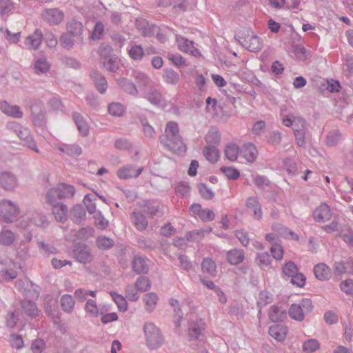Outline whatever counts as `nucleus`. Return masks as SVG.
<instances>
[{"instance_id":"nucleus-41","label":"nucleus","mask_w":353,"mask_h":353,"mask_svg":"<svg viewBox=\"0 0 353 353\" xmlns=\"http://www.w3.org/2000/svg\"><path fill=\"white\" fill-rule=\"evenodd\" d=\"M201 269L204 273H208L212 276L216 275V265L214 261L210 259H204L201 263Z\"/></svg>"},{"instance_id":"nucleus-63","label":"nucleus","mask_w":353,"mask_h":353,"mask_svg":"<svg viewBox=\"0 0 353 353\" xmlns=\"http://www.w3.org/2000/svg\"><path fill=\"white\" fill-rule=\"evenodd\" d=\"M221 171L228 179L236 180L240 176L239 171L232 167H222Z\"/></svg>"},{"instance_id":"nucleus-36","label":"nucleus","mask_w":353,"mask_h":353,"mask_svg":"<svg viewBox=\"0 0 353 353\" xmlns=\"http://www.w3.org/2000/svg\"><path fill=\"white\" fill-rule=\"evenodd\" d=\"M14 10V4L10 0H0V17L6 20Z\"/></svg>"},{"instance_id":"nucleus-42","label":"nucleus","mask_w":353,"mask_h":353,"mask_svg":"<svg viewBox=\"0 0 353 353\" xmlns=\"http://www.w3.org/2000/svg\"><path fill=\"white\" fill-rule=\"evenodd\" d=\"M96 245L101 250H107L112 248L114 242L113 239L105 236H99L96 239Z\"/></svg>"},{"instance_id":"nucleus-47","label":"nucleus","mask_w":353,"mask_h":353,"mask_svg":"<svg viewBox=\"0 0 353 353\" xmlns=\"http://www.w3.org/2000/svg\"><path fill=\"white\" fill-rule=\"evenodd\" d=\"M59 150L69 156H79L82 153L81 148L77 144L63 145Z\"/></svg>"},{"instance_id":"nucleus-39","label":"nucleus","mask_w":353,"mask_h":353,"mask_svg":"<svg viewBox=\"0 0 353 353\" xmlns=\"http://www.w3.org/2000/svg\"><path fill=\"white\" fill-rule=\"evenodd\" d=\"M240 154V149L235 143H229L225 148V156L231 161H235Z\"/></svg>"},{"instance_id":"nucleus-37","label":"nucleus","mask_w":353,"mask_h":353,"mask_svg":"<svg viewBox=\"0 0 353 353\" xmlns=\"http://www.w3.org/2000/svg\"><path fill=\"white\" fill-rule=\"evenodd\" d=\"M341 138V134L339 130H332L330 131L325 139V145L328 147L336 146Z\"/></svg>"},{"instance_id":"nucleus-19","label":"nucleus","mask_w":353,"mask_h":353,"mask_svg":"<svg viewBox=\"0 0 353 353\" xmlns=\"http://www.w3.org/2000/svg\"><path fill=\"white\" fill-rule=\"evenodd\" d=\"M49 204L52 206V214L57 221L63 223L68 219V208L66 205L58 201Z\"/></svg>"},{"instance_id":"nucleus-1","label":"nucleus","mask_w":353,"mask_h":353,"mask_svg":"<svg viewBox=\"0 0 353 353\" xmlns=\"http://www.w3.org/2000/svg\"><path fill=\"white\" fill-rule=\"evenodd\" d=\"M160 142L168 150L178 154L185 153L187 150L186 145L179 134V125L174 121L167 123L165 135L160 137Z\"/></svg>"},{"instance_id":"nucleus-53","label":"nucleus","mask_w":353,"mask_h":353,"mask_svg":"<svg viewBox=\"0 0 353 353\" xmlns=\"http://www.w3.org/2000/svg\"><path fill=\"white\" fill-rule=\"evenodd\" d=\"M110 295L117 304L119 310L125 312L128 308V303L125 299L123 296L114 292H110Z\"/></svg>"},{"instance_id":"nucleus-26","label":"nucleus","mask_w":353,"mask_h":353,"mask_svg":"<svg viewBox=\"0 0 353 353\" xmlns=\"http://www.w3.org/2000/svg\"><path fill=\"white\" fill-rule=\"evenodd\" d=\"M288 332L286 326L280 324H275L269 327L270 335L278 341H283Z\"/></svg>"},{"instance_id":"nucleus-14","label":"nucleus","mask_w":353,"mask_h":353,"mask_svg":"<svg viewBox=\"0 0 353 353\" xmlns=\"http://www.w3.org/2000/svg\"><path fill=\"white\" fill-rule=\"evenodd\" d=\"M17 179L10 172L0 173V186L6 191H12L17 187Z\"/></svg>"},{"instance_id":"nucleus-48","label":"nucleus","mask_w":353,"mask_h":353,"mask_svg":"<svg viewBox=\"0 0 353 353\" xmlns=\"http://www.w3.org/2000/svg\"><path fill=\"white\" fill-rule=\"evenodd\" d=\"M32 221L36 225L43 228H47L49 225V221H48L46 215L39 212H35L33 213Z\"/></svg>"},{"instance_id":"nucleus-54","label":"nucleus","mask_w":353,"mask_h":353,"mask_svg":"<svg viewBox=\"0 0 353 353\" xmlns=\"http://www.w3.org/2000/svg\"><path fill=\"white\" fill-rule=\"evenodd\" d=\"M128 54L133 60H141L144 54L142 47L139 45H134L128 50Z\"/></svg>"},{"instance_id":"nucleus-10","label":"nucleus","mask_w":353,"mask_h":353,"mask_svg":"<svg viewBox=\"0 0 353 353\" xmlns=\"http://www.w3.org/2000/svg\"><path fill=\"white\" fill-rule=\"evenodd\" d=\"M143 171V167H137L133 164H127L120 168L117 172L119 179L126 180L129 179H137Z\"/></svg>"},{"instance_id":"nucleus-12","label":"nucleus","mask_w":353,"mask_h":353,"mask_svg":"<svg viewBox=\"0 0 353 353\" xmlns=\"http://www.w3.org/2000/svg\"><path fill=\"white\" fill-rule=\"evenodd\" d=\"M72 253L74 259L81 263L87 264L90 263L92 260L90 249L86 245H77Z\"/></svg>"},{"instance_id":"nucleus-3","label":"nucleus","mask_w":353,"mask_h":353,"mask_svg":"<svg viewBox=\"0 0 353 353\" xmlns=\"http://www.w3.org/2000/svg\"><path fill=\"white\" fill-rule=\"evenodd\" d=\"M7 128L17 135L23 145H26L37 153L39 152L33 136L28 128L21 125L16 121H12L7 124Z\"/></svg>"},{"instance_id":"nucleus-32","label":"nucleus","mask_w":353,"mask_h":353,"mask_svg":"<svg viewBox=\"0 0 353 353\" xmlns=\"http://www.w3.org/2000/svg\"><path fill=\"white\" fill-rule=\"evenodd\" d=\"M132 221L135 228L139 231L145 230L148 225L146 217L141 212L134 211L132 213Z\"/></svg>"},{"instance_id":"nucleus-16","label":"nucleus","mask_w":353,"mask_h":353,"mask_svg":"<svg viewBox=\"0 0 353 353\" xmlns=\"http://www.w3.org/2000/svg\"><path fill=\"white\" fill-rule=\"evenodd\" d=\"M83 31V26L80 21L72 20L68 21L66 24V32L73 36V37H75L81 43H82L83 41L81 37Z\"/></svg>"},{"instance_id":"nucleus-40","label":"nucleus","mask_w":353,"mask_h":353,"mask_svg":"<svg viewBox=\"0 0 353 353\" xmlns=\"http://www.w3.org/2000/svg\"><path fill=\"white\" fill-rule=\"evenodd\" d=\"M163 78L167 83L172 85H176L179 81V74L171 68L164 69Z\"/></svg>"},{"instance_id":"nucleus-11","label":"nucleus","mask_w":353,"mask_h":353,"mask_svg":"<svg viewBox=\"0 0 353 353\" xmlns=\"http://www.w3.org/2000/svg\"><path fill=\"white\" fill-rule=\"evenodd\" d=\"M42 18L50 25L55 26L61 23L64 18V14L58 8H48L43 11Z\"/></svg>"},{"instance_id":"nucleus-43","label":"nucleus","mask_w":353,"mask_h":353,"mask_svg":"<svg viewBox=\"0 0 353 353\" xmlns=\"http://www.w3.org/2000/svg\"><path fill=\"white\" fill-rule=\"evenodd\" d=\"M37 245L40 252L46 256L50 254H55L58 252V250L52 245L42 241H37Z\"/></svg>"},{"instance_id":"nucleus-30","label":"nucleus","mask_w":353,"mask_h":353,"mask_svg":"<svg viewBox=\"0 0 353 353\" xmlns=\"http://www.w3.org/2000/svg\"><path fill=\"white\" fill-rule=\"evenodd\" d=\"M314 274L320 281L328 280L331 276L330 268L325 263H319L314 267Z\"/></svg>"},{"instance_id":"nucleus-22","label":"nucleus","mask_w":353,"mask_h":353,"mask_svg":"<svg viewBox=\"0 0 353 353\" xmlns=\"http://www.w3.org/2000/svg\"><path fill=\"white\" fill-rule=\"evenodd\" d=\"M268 317L272 322H282L287 318L286 309L278 305H272L270 308Z\"/></svg>"},{"instance_id":"nucleus-45","label":"nucleus","mask_w":353,"mask_h":353,"mask_svg":"<svg viewBox=\"0 0 353 353\" xmlns=\"http://www.w3.org/2000/svg\"><path fill=\"white\" fill-rule=\"evenodd\" d=\"M205 140L208 145H217L221 141V133L217 130H210L205 137Z\"/></svg>"},{"instance_id":"nucleus-46","label":"nucleus","mask_w":353,"mask_h":353,"mask_svg":"<svg viewBox=\"0 0 353 353\" xmlns=\"http://www.w3.org/2000/svg\"><path fill=\"white\" fill-rule=\"evenodd\" d=\"M15 241L14 234L9 230H5L0 232V244L3 245H10Z\"/></svg>"},{"instance_id":"nucleus-21","label":"nucleus","mask_w":353,"mask_h":353,"mask_svg":"<svg viewBox=\"0 0 353 353\" xmlns=\"http://www.w3.org/2000/svg\"><path fill=\"white\" fill-rule=\"evenodd\" d=\"M332 217L330 208L326 203H321L313 212V218L317 221H327Z\"/></svg>"},{"instance_id":"nucleus-38","label":"nucleus","mask_w":353,"mask_h":353,"mask_svg":"<svg viewBox=\"0 0 353 353\" xmlns=\"http://www.w3.org/2000/svg\"><path fill=\"white\" fill-rule=\"evenodd\" d=\"M59 41L61 46L66 50L72 49L75 43L79 42L75 37L66 32L61 35Z\"/></svg>"},{"instance_id":"nucleus-64","label":"nucleus","mask_w":353,"mask_h":353,"mask_svg":"<svg viewBox=\"0 0 353 353\" xmlns=\"http://www.w3.org/2000/svg\"><path fill=\"white\" fill-rule=\"evenodd\" d=\"M123 105L119 103H111L108 105L109 113L114 117H120L123 112Z\"/></svg>"},{"instance_id":"nucleus-2","label":"nucleus","mask_w":353,"mask_h":353,"mask_svg":"<svg viewBox=\"0 0 353 353\" xmlns=\"http://www.w3.org/2000/svg\"><path fill=\"white\" fill-rule=\"evenodd\" d=\"M235 39L250 52H256L262 49L263 43L261 39L250 28H243L240 30Z\"/></svg>"},{"instance_id":"nucleus-56","label":"nucleus","mask_w":353,"mask_h":353,"mask_svg":"<svg viewBox=\"0 0 353 353\" xmlns=\"http://www.w3.org/2000/svg\"><path fill=\"white\" fill-rule=\"evenodd\" d=\"M114 147L119 150H126L132 152L133 145L126 139H119L115 141Z\"/></svg>"},{"instance_id":"nucleus-62","label":"nucleus","mask_w":353,"mask_h":353,"mask_svg":"<svg viewBox=\"0 0 353 353\" xmlns=\"http://www.w3.org/2000/svg\"><path fill=\"white\" fill-rule=\"evenodd\" d=\"M94 219L95 220V225L97 228L104 230L108 225V221L106 220L101 211H97L94 215Z\"/></svg>"},{"instance_id":"nucleus-17","label":"nucleus","mask_w":353,"mask_h":353,"mask_svg":"<svg viewBox=\"0 0 353 353\" xmlns=\"http://www.w3.org/2000/svg\"><path fill=\"white\" fill-rule=\"evenodd\" d=\"M90 76L97 91L101 94H104L108 88V82L105 77L95 70L90 72Z\"/></svg>"},{"instance_id":"nucleus-4","label":"nucleus","mask_w":353,"mask_h":353,"mask_svg":"<svg viewBox=\"0 0 353 353\" xmlns=\"http://www.w3.org/2000/svg\"><path fill=\"white\" fill-rule=\"evenodd\" d=\"M75 193L73 185L60 183L56 187L50 188L46 193V199L48 203H54L58 200L72 198Z\"/></svg>"},{"instance_id":"nucleus-25","label":"nucleus","mask_w":353,"mask_h":353,"mask_svg":"<svg viewBox=\"0 0 353 353\" xmlns=\"http://www.w3.org/2000/svg\"><path fill=\"white\" fill-rule=\"evenodd\" d=\"M1 110L8 116L14 118L20 119L23 117V112L18 105H11L6 101L0 102Z\"/></svg>"},{"instance_id":"nucleus-59","label":"nucleus","mask_w":353,"mask_h":353,"mask_svg":"<svg viewBox=\"0 0 353 353\" xmlns=\"http://www.w3.org/2000/svg\"><path fill=\"white\" fill-rule=\"evenodd\" d=\"M282 271L284 275L292 278L298 272V268L293 261H290L283 267Z\"/></svg>"},{"instance_id":"nucleus-44","label":"nucleus","mask_w":353,"mask_h":353,"mask_svg":"<svg viewBox=\"0 0 353 353\" xmlns=\"http://www.w3.org/2000/svg\"><path fill=\"white\" fill-rule=\"evenodd\" d=\"M273 301V295L268 291H261L257 301V307L263 308Z\"/></svg>"},{"instance_id":"nucleus-5","label":"nucleus","mask_w":353,"mask_h":353,"mask_svg":"<svg viewBox=\"0 0 353 353\" xmlns=\"http://www.w3.org/2000/svg\"><path fill=\"white\" fill-rule=\"evenodd\" d=\"M147 346L154 350L161 346L164 342L159 329L152 323H146L143 327Z\"/></svg>"},{"instance_id":"nucleus-6","label":"nucleus","mask_w":353,"mask_h":353,"mask_svg":"<svg viewBox=\"0 0 353 353\" xmlns=\"http://www.w3.org/2000/svg\"><path fill=\"white\" fill-rule=\"evenodd\" d=\"M31 113V120L36 127H43L46 123V111L43 103L39 99L30 101L28 103Z\"/></svg>"},{"instance_id":"nucleus-51","label":"nucleus","mask_w":353,"mask_h":353,"mask_svg":"<svg viewBox=\"0 0 353 353\" xmlns=\"http://www.w3.org/2000/svg\"><path fill=\"white\" fill-rule=\"evenodd\" d=\"M97 195L86 194L83 199V203L86 206L87 210L90 214H95Z\"/></svg>"},{"instance_id":"nucleus-52","label":"nucleus","mask_w":353,"mask_h":353,"mask_svg":"<svg viewBox=\"0 0 353 353\" xmlns=\"http://www.w3.org/2000/svg\"><path fill=\"white\" fill-rule=\"evenodd\" d=\"M50 64L45 58H39L34 62V70L38 74L47 72L50 69Z\"/></svg>"},{"instance_id":"nucleus-9","label":"nucleus","mask_w":353,"mask_h":353,"mask_svg":"<svg viewBox=\"0 0 353 353\" xmlns=\"http://www.w3.org/2000/svg\"><path fill=\"white\" fill-rule=\"evenodd\" d=\"M19 214V208L13 202L9 200L0 202V216L6 223H12Z\"/></svg>"},{"instance_id":"nucleus-7","label":"nucleus","mask_w":353,"mask_h":353,"mask_svg":"<svg viewBox=\"0 0 353 353\" xmlns=\"http://www.w3.org/2000/svg\"><path fill=\"white\" fill-rule=\"evenodd\" d=\"M313 309L312 301L309 299H303L299 304H292L289 308L288 314L291 319L301 322L305 315L311 312Z\"/></svg>"},{"instance_id":"nucleus-27","label":"nucleus","mask_w":353,"mask_h":353,"mask_svg":"<svg viewBox=\"0 0 353 353\" xmlns=\"http://www.w3.org/2000/svg\"><path fill=\"white\" fill-rule=\"evenodd\" d=\"M23 312L30 318H35L38 315V308L36 303L28 299L20 301Z\"/></svg>"},{"instance_id":"nucleus-8","label":"nucleus","mask_w":353,"mask_h":353,"mask_svg":"<svg viewBox=\"0 0 353 353\" xmlns=\"http://www.w3.org/2000/svg\"><path fill=\"white\" fill-rule=\"evenodd\" d=\"M188 340L190 342L201 341L200 336L205 329V323L196 316L190 318L188 323Z\"/></svg>"},{"instance_id":"nucleus-31","label":"nucleus","mask_w":353,"mask_h":353,"mask_svg":"<svg viewBox=\"0 0 353 353\" xmlns=\"http://www.w3.org/2000/svg\"><path fill=\"white\" fill-rule=\"evenodd\" d=\"M72 118L79 133L83 137H86L89 133V127L84 118L78 112H74Z\"/></svg>"},{"instance_id":"nucleus-60","label":"nucleus","mask_w":353,"mask_h":353,"mask_svg":"<svg viewBox=\"0 0 353 353\" xmlns=\"http://www.w3.org/2000/svg\"><path fill=\"white\" fill-rule=\"evenodd\" d=\"M137 243L140 248L145 250H152L156 247L154 241L149 238L141 237L139 239Z\"/></svg>"},{"instance_id":"nucleus-50","label":"nucleus","mask_w":353,"mask_h":353,"mask_svg":"<svg viewBox=\"0 0 353 353\" xmlns=\"http://www.w3.org/2000/svg\"><path fill=\"white\" fill-rule=\"evenodd\" d=\"M134 285L139 291L143 292H147L151 288V282L150 279L143 276L138 277Z\"/></svg>"},{"instance_id":"nucleus-33","label":"nucleus","mask_w":353,"mask_h":353,"mask_svg":"<svg viewBox=\"0 0 353 353\" xmlns=\"http://www.w3.org/2000/svg\"><path fill=\"white\" fill-rule=\"evenodd\" d=\"M86 212L83 205H75L70 212L71 219L76 223H81L85 219Z\"/></svg>"},{"instance_id":"nucleus-49","label":"nucleus","mask_w":353,"mask_h":353,"mask_svg":"<svg viewBox=\"0 0 353 353\" xmlns=\"http://www.w3.org/2000/svg\"><path fill=\"white\" fill-rule=\"evenodd\" d=\"M143 300L146 310L148 312H152L156 307L158 296L154 292H149L145 295Z\"/></svg>"},{"instance_id":"nucleus-58","label":"nucleus","mask_w":353,"mask_h":353,"mask_svg":"<svg viewBox=\"0 0 353 353\" xmlns=\"http://www.w3.org/2000/svg\"><path fill=\"white\" fill-rule=\"evenodd\" d=\"M198 190L201 196L206 200L212 199L214 197V192L205 183H199Z\"/></svg>"},{"instance_id":"nucleus-20","label":"nucleus","mask_w":353,"mask_h":353,"mask_svg":"<svg viewBox=\"0 0 353 353\" xmlns=\"http://www.w3.org/2000/svg\"><path fill=\"white\" fill-rule=\"evenodd\" d=\"M43 34L40 29H36L30 35L26 37L24 44L29 50H37L40 46Z\"/></svg>"},{"instance_id":"nucleus-28","label":"nucleus","mask_w":353,"mask_h":353,"mask_svg":"<svg viewBox=\"0 0 353 353\" xmlns=\"http://www.w3.org/2000/svg\"><path fill=\"white\" fill-rule=\"evenodd\" d=\"M132 268L137 274L148 273V265L146 259L139 256H135L132 262Z\"/></svg>"},{"instance_id":"nucleus-23","label":"nucleus","mask_w":353,"mask_h":353,"mask_svg":"<svg viewBox=\"0 0 353 353\" xmlns=\"http://www.w3.org/2000/svg\"><path fill=\"white\" fill-rule=\"evenodd\" d=\"M240 154L248 162H254L257 156V150L252 143H245L240 150Z\"/></svg>"},{"instance_id":"nucleus-55","label":"nucleus","mask_w":353,"mask_h":353,"mask_svg":"<svg viewBox=\"0 0 353 353\" xmlns=\"http://www.w3.org/2000/svg\"><path fill=\"white\" fill-rule=\"evenodd\" d=\"M272 261V256L267 252L258 253L256 257V262L261 267H268Z\"/></svg>"},{"instance_id":"nucleus-29","label":"nucleus","mask_w":353,"mask_h":353,"mask_svg":"<svg viewBox=\"0 0 353 353\" xmlns=\"http://www.w3.org/2000/svg\"><path fill=\"white\" fill-rule=\"evenodd\" d=\"M244 259L245 254L243 250L234 248L227 252V260L230 265L240 264Z\"/></svg>"},{"instance_id":"nucleus-57","label":"nucleus","mask_w":353,"mask_h":353,"mask_svg":"<svg viewBox=\"0 0 353 353\" xmlns=\"http://www.w3.org/2000/svg\"><path fill=\"white\" fill-rule=\"evenodd\" d=\"M94 232L91 227L82 228L75 233V236L78 239L85 241L92 236Z\"/></svg>"},{"instance_id":"nucleus-24","label":"nucleus","mask_w":353,"mask_h":353,"mask_svg":"<svg viewBox=\"0 0 353 353\" xmlns=\"http://www.w3.org/2000/svg\"><path fill=\"white\" fill-rule=\"evenodd\" d=\"M117 83L119 88L125 93L133 97H136L138 94L137 87L131 80L123 77L118 79Z\"/></svg>"},{"instance_id":"nucleus-34","label":"nucleus","mask_w":353,"mask_h":353,"mask_svg":"<svg viewBox=\"0 0 353 353\" xmlns=\"http://www.w3.org/2000/svg\"><path fill=\"white\" fill-rule=\"evenodd\" d=\"M203 154L212 163H216L219 158V151L214 145L205 146L203 150Z\"/></svg>"},{"instance_id":"nucleus-18","label":"nucleus","mask_w":353,"mask_h":353,"mask_svg":"<svg viewBox=\"0 0 353 353\" xmlns=\"http://www.w3.org/2000/svg\"><path fill=\"white\" fill-rule=\"evenodd\" d=\"M176 42L181 51L190 53L195 57L200 55V52L194 47L193 41L180 36L176 37Z\"/></svg>"},{"instance_id":"nucleus-35","label":"nucleus","mask_w":353,"mask_h":353,"mask_svg":"<svg viewBox=\"0 0 353 353\" xmlns=\"http://www.w3.org/2000/svg\"><path fill=\"white\" fill-rule=\"evenodd\" d=\"M60 303L62 310L68 313H71L74 307L75 301L73 296L70 294H63L60 299Z\"/></svg>"},{"instance_id":"nucleus-13","label":"nucleus","mask_w":353,"mask_h":353,"mask_svg":"<svg viewBox=\"0 0 353 353\" xmlns=\"http://www.w3.org/2000/svg\"><path fill=\"white\" fill-rule=\"evenodd\" d=\"M192 215H197L203 222H210L215 219V214L210 209H203L199 203H194L190 208Z\"/></svg>"},{"instance_id":"nucleus-15","label":"nucleus","mask_w":353,"mask_h":353,"mask_svg":"<svg viewBox=\"0 0 353 353\" xmlns=\"http://www.w3.org/2000/svg\"><path fill=\"white\" fill-rule=\"evenodd\" d=\"M162 205L157 200H145L143 201L141 208L143 212L148 214L149 216L152 217L159 214H163L161 210Z\"/></svg>"},{"instance_id":"nucleus-61","label":"nucleus","mask_w":353,"mask_h":353,"mask_svg":"<svg viewBox=\"0 0 353 353\" xmlns=\"http://www.w3.org/2000/svg\"><path fill=\"white\" fill-rule=\"evenodd\" d=\"M104 68L111 72H115L119 69V63L117 57L105 59L103 63Z\"/></svg>"}]
</instances>
